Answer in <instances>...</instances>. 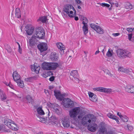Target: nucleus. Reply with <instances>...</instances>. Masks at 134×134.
I'll return each instance as SVG.
<instances>
[{"label": "nucleus", "mask_w": 134, "mask_h": 134, "mask_svg": "<svg viewBox=\"0 0 134 134\" xmlns=\"http://www.w3.org/2000/svg\"><path fill=\"white\" fill-rule=\"evenodd\" d=\"M85 114V111L79 107H75L69 111V115L70 117L74 120L75 119L78 115V119H81Z\"/></svg>", "instance_id": "f257e3e1"}, {"label": "nucleus", "mask_w": 134, "mask_h": 134, "mask_svg": "<svg viewBox=\"0 0 134 134\" xmlns=\"http://www.w3.org/2000/svg\"><path fill=\"white\" fill-rule=\"evenodd\" d=\"M81 123L83 125H89L90 123L95 122L96 117L93 115L89 114L81 118Z\"/></svg>", "instance_id": "f03ea898"}, {"label": "nucleus", "mask_w": 134, "mask_h": 134, "mask_svg": "<svg viewBox=\"0 0 134 134\" xmlns=\"http://www.w3.org/2000/svg\"><path fill=\"white\" fill-rule=\"evenodd\" d=\"M33 36L36 38L43 39L45 36L44 30L41 28L36 29L34 32Z\"/></svg>", "instance_id": "7ed1b4c3"}, {"label": "nucleus", "mask_w": 134, "mask_h": 134, "mask_svg": "<svg viewBox=\"0 0 134 134\" xmlns=\"http://www.w3.org/2000/svg\"><path fill=\"white\" fill-rule=\"evenodd\" d=\"M47 110L48 111V115L49 116V117L47 123H50L53 125L55 126H58V124H59V122L58 118L55 116L53 115H52L51 116L49 117V116H50L51 114L49 111V110L48 109Z\"/></svg>", "instance_id": "20e7f679"}, {"label": "nucleus", "mask_w": 134, "mask_h": 134, "mask_svg": "<svg viewBox=\"0 0 134 134\" xmlns=\"http://www.w3.org/2000/svg\"><path fill=\"white\" fill-rule=\"evenodd\" d=\"M73 11L70 10V9H63V12L62 14L64 15V12L66 13L70 18H73L75 17V20L76 21H77L79 19V18L77 16H76V12L75 9H73Z\"/></svg>", "instance_id": "39448f33"}, {"label": "nucleus", "mask_w": 134, "mask_h": 134, "mask_svg": "<svg viewBox=\"0 0 134 134\" xmlns=\"http://www.w3.org/2000/svg\"><path fill=\"white\" fill-rule=\"evenodd\" d=\"M48 106L51 109L53 112L56 113L58 115L60 114L61 111L60 109L59 106L57 104H52L50 103L48 104Z\"/></svg>", "instance_id": "423d86ee"}, {"label": "nucleus", "mask_w": 134, "mask_h": 134, "mask_svg": "<svg viewBox=\"0 0 134 134\" xmlns=\"http://www.w3.org/2000/svg\"><path fill=\"white\" fill-rule=\"evenodd\" d=\"M118 56L120 57H129L131 53L129 51L122 49H118L117 52Z\"/></svg>", "instance_id": "0eeeda50"}, {"label": "nucleus", "mask_w": 134, "mask_h": 134, "mask_svg": "<svg viewBox=\"0 0 134 134\" xmlns=\"http://www.w3.org/2000/svg\"><path fill=\"white\" fill-rule=\"evenodd\" d=\"M91 27L97 33L102 34L104 32L103 29L100 26L93 24H91Z\"/></svg>", "instance_id": "6e6552de"}, {"label": "nucleus", "mask_w": 134, "mask_h": 134, "mask_svg": "<svg viewBox=\"0 0 134 134\" xmlns=\"http://www.w3.org/2000/svg\"><path fill=\"white\" fill-rule=\"evenodd\" d=\"M63 105L66 108H68L74 105L72 101L69 98H65L63 100Z\"/></svg>", "instance_id": "1a4fd4ad"}, {"label": "nucleus", "mask_w": 134, "mask_h": 134, "mask_svg": "<svg viewBox=\"0 0 134 134\" xmlns=\"http://www.w3.org/2000/svg\"><path fill=\"white\" fill-rule=\"evenodd\" d=\"M88 130L90 131L94 132L98 128L97 124L93 122L91 123L88 125L87 127Z\"/></svg>", "instance_id": "9d476101"}, {"label": "nucleus", "mask_w": 134, "mask_h": 134, "mask_svg": "<svg viewBox=\"0 0 134 134\" xmlns=\"http://www.w3.org/2000/svg\"><path fill=\"white\" fill-rule=\"evenodd\" d=\"M94 91L108 93H110L113 92L111 88H106L103 87L96 88H94Z\"/></svg>", "instance_id": "9b49d317"}, {"label": "nucleus", "mask_w": 134, "mask_h": 134, "mask_svg": "<svg viewBox=\"0 0 134 134\" xmlns=\"http://www.w3.org/2000/svg\"><path fill=\"white\" fill-rule=\"evenodd\" d=\"M37 47L41 52L46 51L47 49V47L46 44L44 43H40L37 46Z\"/></svg>", "instance_id": "f8f14e48"}, {"label": "nucleus", "mask_w": 134, "mask_h": 134, "mask_svg": "<svg viewBox=\"0 0 134 134\" xmlns=\"http://www.w3.org/2000/svg\"><path fill=\"white\" fill-rule=\"evenodd\" d=\"M54 95L57 99L60 100H63V95L61 94L60 91L55 90H54Z\"/></svg>", "instance_id": "ddd939ff"}, {"label": "nucleus", "mask_w": 134, "mask_h": 134, "mask_svg": "<svg viewBox=\"0 0 134 134\" xmlns=\"http://www.w3.org/2000/svg\"><path fill=\"white\" fill-rule=\"evenodd\" d=\"M62 122L63 126L65 128H68L70 125V121L69 119L67 118L63 119Z\"/></svg>", "instance_id": "4468645a"}, {"label": "nucleus", "mask_w": 134, "mask_h": 134, "mask_svg": "<svg viewBox=\"0 0 134 134\" xmlns=\"http://www.w3.org/2000/svg\"><path fill=\"white\" fill-rule=\"evenodd\" d=\"M90 99L92 101L96 102L98 100V98L96 95L93 93L89 92L88 93Z\"/></svg>", "instance_id": "2eb2a0df"}, {"label": "nucleus", "mask_w": 134, "mask_h": 134, "mask_svg": "<svg viewBox=\"0 0 134 134\" xmlns=\"http://www.w3.org/2000/svg\"><path fill=\"white\" fill-rule=\"evenodd\" d=\"M36 38L33 36L28 42V44L31 47L33 46L37 42Z\"/></svg>", "instance_id": "dca6fc26"}, {"label": "nucleus", "mask_w": 134, "mask_h": 134, "mask_svg": "<svg viewBox=\"0 0 134 134\" xmlns=\"http://www.w3.org/2000/svg\"><path fill=\"white\" fill-rule=\"evenodd\" d=\"M42 67L43 70H51L50 63L44 62L42 64Z\"/></svg>", "instance_id": "f3484780"}, {"label": "nucleus", "mask_w": 134, "mask_h": 134, "mask_svg": "<svg viewBox=\"0 0 134 134\" xmlns=\"http://www.w3.org/2000/svg\"><path fill=\"white\" fill-rule=\"evenodd\" d=\"M12 14H15V17L19 18L21 17V10L20 9H13L12 12Z\"/></svg>", "instance_id": "a211bd4d"}, {"label": "nucleus", "mask_w": 134, "mask_h": 134, "mask_svg": "<svg viewBox=\"0 0 134 134\" xmlns=\"http://www.w3.org/2000/svg\"><path fill=\"white\" fill-rule=\"evenodd\" d=\"M99 131V134H104V132H107L106 129L103 123H101L100 124V128Z\"/></svg>", "instance_id": "6ab92c4d"}, {"label": "nucleus", "mask_w": 134, "mask_h": 134, "mask_svg": "<svg viewBox=\"0 0 134 134\" xmlns=\"http://www.w3.org/2000/svg\"><path fill=\"white\" fill-rule=\"evenodd\" d=\"M125 89L127 92L134 94V87L129 85H127L126 86Z\"/></svg>", "instance_id": "aec40b11"}, {"label": "nucleus", "mask_w": 134, "mask_h": 134, "mask_svg": "<svg viewBox=\"0 0 134 134\" xmlns=\"http://www.w3.org/2000/svg\"><path fill=\"white\" fill-rule=\"evenodd\" d=\"M14 122L13 121L12 122L11 124L9 125L8 127L13 130L16 131L18 130V127Z\"/></svg>", "instance_id": "412c9836"}, {"label": "nucleus", "mask_w": 134, "mask_h": 134, "mask_svg": "<svg viewBox=\"0 0 134 134\" xmlns=\"http://www.w3.org/2000/svg\"><path fill=\"white\" fill-rule=\"evenodd\" d=\"M2 120L4 122L5 125H7L8 127L9 125L12 122H13V121L8 119L7 117L3 118H2Z\"/></svg>", "instance_id": "4be33fe9"}, {"label": "nucleus", "mask_w": 134, "mask_h": 134, "mask_svg": "<svg viewBox=\"0 0 134 134\" xmlns=\"http://www.w3.org/2000/svg\"><path fill=\"white\" fill-rule=\"evenodd\" d=\"M13 76L14 81H15L20 79V76L16 71H14L13 72Z\"/></svg>", "instance_id": "5701e85b"}, {"label": "nucleus", "mask_w": 134, "mask_h": 134, "mask_svg": "<svg viewBox=\"0 0 134 134\" xmlns=\"http://www.w3.org/2000/svg\"><path fill=\"white\" fill-rule=\"evenodd\" d=\"M82 23L83 24L82 27V29L85 35L87 34L88 32V29L87 25L83 21Z\"/></svg>", "instance_id": "b1692460"}, {"label": "nucleus", "mask_w": 134, "mask_h": 134, "mask_svg": "<svg viewBox=\"0 0 134 134\" xmlns=\"http://www.w3.org/2000/svg\"><path fill=\"white\" fill-rule=\"evenodd\" d=\"M104 72L110 77L113 78L115 77V73L113 71H110L108 70H106L104 71Z\"/></svg>", "instance_id": "393cba45"}, {"label": "nucleus", "mask_w": 134, "mask_h": 134, "mask_svg": "<svg viewBox=\"0 0 134 134\" xmlns=\"http://www.w3.org/2000/svg\"><path fill=\"white\" fill-rule=\"evenodd\" d=\"M71 76L73 77L74 79H77V77H78V75L77 73V71L76 70H74L71 71L70 73ZM70 78H71V77Z\"/></svg>", "instance_id": "a878e982"}, {"label": "nucleus", "mask_w": 134, "mask_h": 134, "mask_svg": "<svg viewBox=\"0 0 134 134\" xmlns=\"http://www.w3.org/2000/svg\"><path fill=\"white\" fill-rule=\"evenodd\" d=\"M33 67V68H31L32 71H35V72L37 74L38 73L40 69V67L38 65L36 66L34 64Z\"/></svg>", "instance_id": "bb28decb"}, {"label": "nucleus", "mask_w": 134, "mask_h": 134, "mask_svg": "<svg viewBox=\"0 0 134 134\" xmlns=\"http://www.w3.org/2000/svg\"><path fill=\"white\" fill-rule=\"evenodd\" d=\"M50 58L52 61H56L58 60V57L56 53H52Z\"/></svg>", "instance_id": "cd10ccee"}, {"label": "nucleus", "mask_w": 134, "mask_h": 134, "mask_svg": "<svg viewBox=\"0 0 134 134\" xmlns=\"http://www.w3.org/2000/svg\"><path fill=\"white\" fill-rule=\"evenodd\" d=\"M51 69V70H55L59 66L58 64L56 63H50Z\"/></svg>", "instance_id": "c85d7f7f"}, {"label": "nucleus", "mask_w": 134, "mask_h": 134, "mask_svg": "<svg viewBox=\"0 0 134 134\" xmlns=\"http://www.w3.org/2000/svg\"><path fill=\"white\" fill-rule=\"evenodd\" d=\"M37 116L38 118V120L40 122L44 123H45L46 124L48 123V119L47 117H46V119H45L44 118L39 117V116Z\"/></svg>", "instance_id": "c756f323"}, {"label": "nucleus", "mask_w": 134, "mask_h": 134, "mask_svg": "<svg viewBox=\"0 0 134 134\" xmlns=\"http://www.w3.org/2000/svg\"><path fill=\"white\" fill-rule=\"evenodd\" d=\"M37 111L38 114L40 115H42L45 114L44 111L41 107L38 108L37 109Z\"/></svg>", "instance_id": "7c9ffc66"}, {"label": "nucleus", "mask_w": 134, "mask_h": 134, "mask_svg": "<svg viewBox=\"0 0 134 134\" xmlns=\"http://www.w3.org/2000/svg\"><path fill=\"white\" fill-rule=\"evenodd\" d=\"M47 19V17L46 16H43L40 17L37 20L38 21H40L43 23H46Z\"/></svg>", "instance_id": "2f4dec72"}, {"label": "nucleus", "mask_w": 134, "mask_h": 134, "mask_svg": "<svg viewBox=\"0 0 134 134\" xmlns=\"http://www.w3.org/2000/svg\"><path fill=\"white\" fill-rule=\"evenodd\" d=\"M34 28L33 27H31L28 29L26 31L27 34L29 35H31L34 32Z\"/></svg>", "instance_id": "473e14b6"}, {"label": "nucleus", "mask_w": 134, "mask_h": 134, "mask_svg": "<svg viewBox=\"0 0 134 134\" xmlns=\"http://www.w3.org/2000/svg\"><path fill=\"white\" fill-rule=\"evenodd\" d=\"M18 85L20 87L23 88L24 87V85L23 81L20 79L16 81Z\"/></svg>", "instance_id": "72a5a7b5"}, {"label": "nucleus", "mask_w": 134, "mask_h": 134, "mask_svg": "<svg viewBox=\"0 0 134 134\" xmlns=\"http://www.w3.org/2000/svg\"><path fill=\"white\" fill-rule=\"evenodd\" d=\"M57 46L58 48L61 51H63L65 49V46L61 43H57Z\"/></svg>", "instance_id": "f704fd0d"}, {"label": "nucleus", "mask_w": 134, "mask_h": 134, "mask_svg": "<svg viewBox=\"0 0 134 134\" xmlns=\"http://www.w3.org/2000/svg\"><path fill=\"white\" fill-rule=\"evenodd\" d=\"M124 5L126 8H134V6L133 7L132 5L128 2L125 3Z\"/></svg>", "instance_id": "c9c22d12"}, {"label": "nucleus", "mask_w": 134, "mask_h": 134, "mask_svg": "<svg viewBox=\"0 0 134 134\" xmlns=\"http://www.w3.org/2000/svg\"><path fill=\"white\" fill-rule=\"evenodd\" d=\"M0 131L2 132H7L8 130L5 128L4 125H0Z\"/></svg>", "instance_id": "e433bc0d"}, {"label": "nucleus", "mask_w": 134, "mask_h": 134, "mask_svg": "<svg viewBox=\"0 0 134 134\" xmlns=\"http://www.w3.org/2000/svg\"><path fill=\"white\" fill-rule=\"evenodd\" d=\"M125 73H126V74L129 75H132L133 72L131 69L125 68Z\"/></svg>", "instance_id": "4c0bfd02"}, {"label": "nucleus", "mask_w": 134, "mask_h": 134, "mask_svg": "<svg viewBox=\"0 0 134 134\" xmlns=\"http://www.w3.org/2000/svg\"><path fill=\"white\" fill-rule=\"evenodd\" d=\"M121 119L124 122H127L128 120V118L125 116H121Z\"/></svg>", "instance_id": "58836bf2"}, {"label": "nucleus", "mask_w": 134, "mask_h": 134, "mask_svg": "<svg viewBox=\"0 0 134 134\" xmlns=\"http://www.w3.org/2000/svg\"><path fill=\"white\" fill-rule=\"evenodd\" d=\"M2 94H1V95H0V98L1 100H3L5 99L7 97L5 93L3 92L2 93Z\"/></svg>", "instance_id": "ea45409f"}, {"label": "nucleus", "mask_w": 134, "mask_h": 134, "mask_svg": "<svg viewBox=\"0 0 134 134\" xmlns=\"http://www.w3.org/2000/svg\"><path fill=\"white\" fill-rule=\"evenodd\" d=\"M26 99L29 103H31L33 102V99L30 96H27L26 97Z\"/></svg>", "instance_id": "a19ab883"}, {"label": "nucleus", "mask_w": 134, "mask_h": 134, "mask_svg": "<svg viewBox=\"0 0 134 134\" xmlns=\"http://www.w3.org/2000/svg\"><path fill=\"white\" fill-rule=\"evenodd\" d=\"M99 5L103 7H107L108 8L110 6V5L109 4L104 3H101L99 4Z\"/></svg>", "instance_id": "79ce46f5"}, {"label": "nucleus", "mask_w": 134, "mask_h": 134, "mask_svg": "<svg viewBox=\"0 0 134 134\" xmlns=\"http://www.w3.org/2000/svg\"><path fill=\"white\" fill-rule=\"evenodd\" d=\"M112 55L113 54L111 51H110V49H109L106 55L108 57H112Z\"/></svg>", "instance_id": "37998d69"}, {"label": "nucleus", "mask_w": 134, "mask_h": 134, "mask_svg": "<svg viewBox=\"0 0 134 134\" xmlns=\"http://www.w3.org/2000/svg\"><path fill=\"white\" fill-rule=\"evenodd\" d=\"M107 116L109 118L113 119V118L115 117V116L114 115L112 114L111 113H108L107 115Z\"/></svg>", "instance_id": "c03bdc74"}, {"label": "nucleus", "mask_w": 134, "mask_h": 134, "mask_svg": "<svg viewBox=\"0 0 134 134\" xmlns=\"http://www.w3.org/2000/svg\"><path fill=\"white\" fill-rule=\"evenodd\" d=\"M127 31H128L129 33H130L132 31H134V28H129L126 29Z\"/></svg>", "instance_id": "a18cd8bd"}, {"label": "nucleus", "mask_w": 134, "mask_h": 134, "mask_svg": "<svg viewBox=\"0 0 134 134\" xmlns=\"http://www.w3.org/2000/svg\"><path fill=\"white\" fill-rule=\"evenodd\" d=\"M128 38L130 41H133V40H131L132 38L133 34L132 33L128 34Z\"/></svg>", "instance_id": "49530a36"}, {"label": "nucleus", "mask_w": 134, "mask_h": 134, "mask_svg": "<svg viewBox=\"0 0 134 134\" xmlns=\"http://www.w3.org/2000/svg\"><path fill=\"white\" fill-rule=\"evenodd\" d=\"M125 68L121 67H120L118 69V70L119 71H121L124 72L125 71Z\"/></svg>", "instance_id": "de8ad7c7"}, {"label": "nucleus", "mask_w": 134, "mask_h": 134, "mask_svg": "<svg viewBox=\"0 0 134 134\" xmlns=\"http://www.w3.org/2000/svg\"><path fill=\"white\" fill-rule=\"evenodd\" d=\"M127 128L128 130H129L130 131L132 130L133 128V127L130 125H128L127 126Z\"/></svg>", "instance_id": "09e8293b"}, {"label": "nucleus", "mask_w": 134, "mask_h": 134, "mask_svg": "<svg viewBox=\"0 0 134 134\" xmlns=\"http://www.w3.org/2000/svg\"><path fill=\"white\" fill-rule=\"evenodd\" d=\"M7 50L8 52L9 53H11L12 52V49L11 47L9 46H8Z\"/></svg>", "instance_id": "8fccbe9b"}, {"label": "nucleus", "mask_w": 134, "mask_h": 134, "mask_svg": "<svg viewBox=\"0 0 134 134\" xmlns=\"http://www.w3.org/2000/svg\"><path fill=\"white\" fill-rule=\"evenodd\" d=\"M83 21L86 24L88 23V20L86 17H83L82 19V23Z\"/></svg>", "instance_id": "3c124183"}, {"label": "nucleus", "mask_w": 134, "mask_h": 134, "mask_svg": "<svg viewBox=\"0 0 134 134\" xmlns=\"http://www.w3.org/2000/svg\"><path fill=\"white\" fill-rule=\"evenodd\" d=\"M66 8H74V7L71 5L67 4L66 5Z\"/></svg>", "instance_id": "603ef678"}, {"label": "nucleus", "mask_w": 134, "mask_h": 134, "mask_svg": "<svg viewBox=\"0 0 134 134\" xmlns=\"http://www.w3.org/2000/svg\"><path fill=\"white\" fill-rule=\"evenodd\" d=\"M55 77L54 76H52L49 79V80L50 81H53Z\"/></svg>", "instance_id": "864d4df0"}, {"label": "nucleus", "mask_w": 134, "mask_h": 134, "mask_svg": "<svg viewBox=\"0 0 134 134\" xmlns=\"http://www.w3.org/2000/svg\"><path fill=\"white\" fill-rule=\"evenodd\" d=\"M8 86H9L11 88L14 89V86L10 83L8 84Z\"/></svg>", "instance_id": "5fc2aeb1"}, {"label": "nucleus", "mask_w": 134, "mask_h": 134, "mask_svg": "<svg viewBox=\"0 0 134 134\" xmlns=\"http://www.w3.org/2000/svg\"><path fill=\"white\" fill-rule=\"evenodd\" d=\"M117 118L116 116H115V117L113 118V119L115 120L117 123H118V122H119V121Z\"/></svg>", "instance_id": "6e6d98bb"}, {"label": "nucleus", "mask_w": 134, "mask_h": 134, "mask_svg": "<svg viewBox=\"0 0 134 134\" xmlns=\"http://www.w3.org/2000/svg\"><path fill=\"white\" fill-rule=\"evenodd\" d=\"M120 34L119 33H113L112 34V35L115 37L118 36Z\"/></svg>", "instance_id": "4d7b16f0"}, {"label": "nucleus", "mask_w": 134, "mask_h": 134, "mask_svg": "<svg viewBox=\"0 0 134 134\" xmlns=\"http://www.w3.org/2000/svg\"><path fill=\"white\" fill-rule=\"evenodd\" d=\"M77 77H77V79H74H74H73V78H72V79L73 80L75 81V82H79V79L77 78Z\"/></svg>", "instance_id": "13d9d810"}, {"label": "nucleus", "mask_w": 134, "mask_h": 134, "mask_svg": "<svg viewBox=\"0 0 134 134\" xmlns=\"http://www.w3.org/2000/svg\"><path fill=\"white\" fill-rule=\"evenodd\" d=\"M21 50L20 48V45L19 44V49H18V52H19L20 53H21Z\"/></svg>", "instance_id": "bf43d9fd"}, {"label": "nucleus", "mask_w": 134, "mask_h": 134, "mask_svg": "<svg viewBox=\"0 0 134 134\" xmlns=\"http://www.w3.org/2000/svg\"><path fill=\"white\" fill-rule=\"evenodd\" d=\"M106 50L105 49V47L104 49H103L102 51V52L103 53V55L104 54L105 52L106 51Z\"/></svg>", "instance_id": "052dcab7"}, {"label": "nucleus", "mask_w": 134, "mask_h": 134, "mask_svg": "<svg viewBox=\"0 0 134 134\" xmlns=\"http://www.w3.org/2000/svg\"><path fill=\"white\" fill-rule=\"evenodd\" d=\"M15 95L17 97L19 98H20L21 97V94H20L19 95H17L16 94H15Z\"/></svg>", "instance_id": "680f3d73"}, {"label": "nucleus", "mask_w": 134, "mask_h": 134, "mask_svg": "<svg viewBox=\"0 0 134 134\" xmlns=\"http://www.w3.org/2000/svg\"><path fill=\"white\" fill-rule=\"evenodd\" d=\"M75 2L76 3L79 4L81 3V1L79 0H76Z\"/></svg>", "instance_id": "e2e57ef3"}, {"label": "nucleus", "mask_w": 134, "mask_h": 134, "mask_svg": "<svg viewBox=\"0 0 134 134\" xmlns=\"http://www.w3.org/2000/svg\"><path fill=\"white\" fill-rule=\"evenodd\" d=\"M48 73H49V74L50 75H53V73L52 71H49L48 72Z\"/></svg>", "instance_id": "0e129e2a"}, {"label": "nucleus", "mask_w": 134, "mask_h": 134, "mask_svg": "<svg viewBox=\"0 0 134 134\" xmlns=\"http://www.w3.org/2000/svg\"><path fill=\"white\" fill-rule=\"evenodd\" d=\"M99 51L98 50V51H96L95 53V55H97L99 53Z\"/></svg>", "instance_id": "69168bd1"}, {"label": "nucleus", "mask_w": 134, "mask_h": 134, "mask_svg": "<svg viewBox=\"0 0 134 134\" xmlns=\"http://www.w3.org/2000/svg\"><path fill=\"white\" fill-rule=\"evenodd\" d=\"M117 115L118 116H119L120 118H121V116H122V115H121V114L119 113H118Z\"/></svg>", "instance_id": "338daca9"}, {"label": "nucleus", "mask_w": 134, "mask_h": 134, "mask_svg": "<svg viewBox=\"0 0 134 134\" xmlns=\"http://www.w3.org/2000/svg\"><path fill=\"white\" fill-rule=\"evenodd\" d=\"M36 134H43V133L42 132H40L37 133Z\"/></svg>", "instance_id": "774afa93"}]
</instances>
